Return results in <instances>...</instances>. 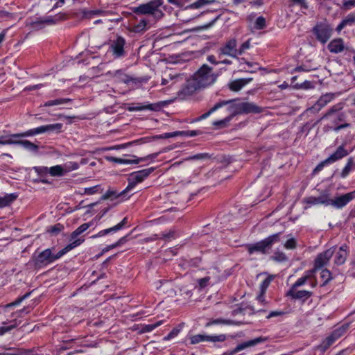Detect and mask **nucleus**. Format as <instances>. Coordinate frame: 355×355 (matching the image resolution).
Listing matches in <instances>:
<instances>
[{
    "label": "nucleus",
    "instance_id": "nucleus-20",
    "mask_svg": "<svg viewBox=\"0 0 355 355\" xmlns=\"http://www.w3.org/2000/svg\"><path fill=\"white\" fill-rule=\"evenodd\" d=\"M328 49L331 53H339L345 49L344 41L341 38H337L331 40L328 44ZM348 49V48H346Z\"/></svg>",
    "mask_w": 355,
    "mask_h": 355
},
{
    "label": "nucleus",
    "instance_id": "nucleus-63",
    "mask_svg": "<svg viewBox=\"0 0 355 355\" xmlns=\"http://www.w3.org/2000/svg\"><path fill=\"white\" fill-rule=\"evenodd\" d=\"M273 259L277 261H285L287 260V257L284 252H276L273 256Z\"/></svg>",
    "mask_w": 355,
    "mask_h": 355
},
{
    "label": "nucleus",
    "instance_id": "nucleus-4",
    "mask_svg": "<svg viewBox=\"0 0 355 355\" xmlns=\"http://www.w3.org/2000/svg\"><path fill=\"white\" fill-rule=\"evenodd\" d=\"M282 232H278L269 236L265 239L257 242L254 244H248L246 245V248L250 254L254 252H260L262 254H266L272 248L275 243L280 241V236Z\"/></svg>",
    "mask_w": 355,
    "mask_h": 355
},
{
    "label": "nucleus",
    "instance_id": "nucleus-30",
    "mask_svg": "<svg viewBox=\"0 0 355 355\" xmlns=\"http://www.w3.org/2000/svg\"><path fill=\"white\" fill-rule=\"evenodd\" d=\"M42 130L41 126H40V127H38L36 128L28 130L22 133L11 135L10 137L12 139V138H22V137H31V136H33V135H36L42 134Z\"/></svg>",
    "mask_w": 355,
    "mask_h": 355
},
{
    "label": "nucleus",
    "instance_id": "nucleus-64",
    "mask_svg": "<svg viewBox=\"0 0 355 355\" xmlns=\"http://www.w3.org/2000/svg\"><path fill=\"white\" fill-rule=\"evenodd\" d=\"M103 12L101 10H89V11H85L84 10L83 12V15L86 17H90L92 15H99Z\"/></svg>",
    "mask_w": 355,
    "mask_h": 355
},
{
    "label": "nucleus",
    "instance_id": "nucleus-2",
    "mask_svg": "<svg viewBox=\"0 0 355 355\" xmlns=\"http://www.w3.org/2000/svg\"><path fill=\"white\" fill-rule=\"evenodd\" d=\"M85 240L78 239L72 243L66 245L63 249L60 250L56 254L53 253L52 250L50 248L46 249L38 254H35L32 257V262L33 263L35 268L39 269L46 266L47 265L54 262L55 260L60 259L69 251L80 245L84 242Z\"/></svg>",
    "mask_w": 355,
    "mask_h": 355
},
{
    "label": "nucleus",
    "instance_id": "nucleus-48",
    "mask_svg": "<svg viewBox=\"0 0 355 355\" xmlns=\"http://www.w3.org/2000/svg\"><path fill=\"white\" fill-rule=\"evenodd\" d=\"M284 247L287 250H294L297 247V241L295 238L288 239L284 244Z\"/></svg>",
    "mask_w": 355,
    "mask_h": 355
},
{
    "label": "nucleus",
    "instance_id": "nucleus-16",
    "mask_svg": "<svg viewBox=\"0 0 355 355\" xmlns=\"http://www.w3.org/2000/svg\"><path fill=\"white\" fill-rule=\"evenodd\" d=\"M313 295V293L306 290H297V288L291 287L286 293V296L293 300H300L305 302Z\"/></svg>",
    "mask_w": 355,
    "mask_h": 355
},
{
    "label": "nucleus",
    "instance_id": "nucleus-35",
    "mask_svg": "<svg viewBox=\"0 0 355 355\" xmlns=\"http://www.w3.org/2000/svg\"><path fill=\"white\" fill-rule=\"evenodd\" d=\"M228 115L222 120L215 121L212 123L214 126L218 128H224L227 125L230 121L232 119L234 116H232V112H227Z\"/></svg>",
    "mask_w": 355,
    "mask_h": 355
},
{
    "label": "nucleus",
    "instance_id": "nucleus-44",
    "mask_svg": "<svg viewBox=\"0 0 355 355\" xmlns=\"http://www.w3.org/2000/svg\"><path fill=\"white\" fill-rule=\"evenodd\" d=\"M266 26V19L262 16L257 17L255 21L254 28L257 30H262L265 28Z\"/></svg>",
    "mask_w": 355,
    "mask_h": 355
},
{
    "label": "nucleus",
    "instance_id": "nucleus-51",
    "mask_svg": "<svg viewBox=\"0 0 355 355\" xmlns=\"http://www.w3.org/2000/svg\"><path fill=\"white\" fill-rule=\"evenodd\" d=\"M31 293V292L26 293L23 296L18 297L14 302L8 304L6 305V306L7 307H11V306L19 305L21 302H23L24 300L28 298L30 296Z\"/></svg>",
    "mask_w": 355,
    "mask_h": 355
},
{
    "label": "nucleus",
    "instance_id": "nucleus-40",
    "mask_svg": "<svg viewBox=\"0 0 355 355\" xmlns=\"http://www.w3.org/2000/svg\"><path fill=\"white\" fill-rule=\"evenodd\" d=\"M107 159L110 162L117 163V164H138V160H136L135 158L133 159H122L118 158L115 157H109Z\"/></svg>",
    "mask_w": 355,
    "mask_h": 355
},
{
    "label": "nucleus",
    "instance_id": "nucleus-58",
    "mask_svg": "<svg viewBox=\"0 0 355 355\" xmlns=\"http://www.w3.org/2000/svg\"><path fill=\"white\" fill-rule=\"evenodd\" d=\"M355 7V0H344L343 2V9L344 10H351Z\"/></svg>",
    "mask_w": 355,
    "mask_h": 355
},
{
    "label": "nucleus",
    "instance_id": "nucleus-62",
    "mask_svg": "<svg viewBox=\"0 0 355 355\" xmlns=\"http://www.w3.org/2000/svg\"><path fill=\"white\" fill-rule=\"evenodd\" d=\"M272 279V277H268L267 278H266L261 283V291H263V293H265L266 292V288L268 287V286L270 285L271 281Z\"/></svg>",
    "mask_w": 355,
    "mask_h": 355
},
{
    "label": "nucleus",
    "instance_id": "nucleus-57",
    "mask_svg": "<svg viewBox=\"0 0 355 355\" xmlns=\"http://www.w3.org/2000/svg\"><path fill=\"white\" fill-rule=\"evenodd\" d=\"M64 229V226L61 225L60 223H57L55 225L51 227V228L49 230V232L53 234H58L60 232H62Z\"/></svg>",
    "mask_w": 355,
    "mask_h": 355
},
{
    "label": "nucleus",
    "instance_id": "nucleus-33",
    "mask_svg": "<svg viewBox=\"0 0 355 355\" xmlns=\"http://www.w3.org/2000/svg\"><path fill=\"white\" fill-rule=\"evenodd\" d=\"M355 168V162L353 157H350L347 160V163L341 172V177L345 178L348 175L349 172Z\"/></svg>",
    "mask_w": 355,
    "mask_h": 355
},
{
    "label": "nucleus",
    "instance_id": "nucleus-34",
    "mask_svg": "<svg viewBox=\"0 0 355 355\" xmlns=\"http://www.w3.org/2000/svg\"><path fill=\"white\" fill-rule=\"evenodd\" d=\"M62 127V124L58 123L49 124V125H42L41 129L42 130V133L46 132H60Z\"/></svg>",
    "mask_w": 355,
    "mask_h": 355
},
{
    "label": "nucleus",
    "instance_id": "nucleus-31",
    "mask_svg": "<svg viewBox=\"0 0 355 355\" xmlns=\"http://www.w3.org/2000/svg\"><path fill=\"white\" fill-rule=\"evenodd\" d=\"M241 322H235L231 320H225L222 318H218L215 320H212L208 322L205 327H209L213 324H227V325H239L241 324Z\"/></svg>",
    "mask_w": 355,
    "mask_h": 355
},
{
    "label": "nucleus",
    "instance_id": "nucleus-37",
    "mask_svg": "<svg viewBox=\"0 0 355 355\" xmlns=\"http://www.w3.org/2000/svg\"><path fill=\"white\" fill-rule=\"evenodd\" d=\"M335 341L334 337L329 335L318 345V348L322 352H325Z\"/></svg>",
    "mask_w": 355,
    "mask_h": 355
},
{
    "label": "nucleus",
    "instance_id": "nucleus-29",
    "mask_svg": "<svg viewBox=\"0 0 355 355\" xmlns=\"http://www.w3.org/2000/svg\"><path fill=\"white\" fill-rule=\"evenodd\" d=\"M16 193L6 194L4 196H0V208H3L11 205L17 198Z\"/></svg>",
    "mask_w": 355,
    "mask_h": 355
},
{
    "label": "nucleus",
    "instance_id": "nucleus-46",
    "mask_svg": "<svg viewBox=\"0 0 355 355\" xmlns=\"http://www.w3.org/2000/svg\"><path fill=\"white\" fill-rule=\"evenodd\" d=\"M159 155V152H157V153H152L146 157H140V158H137L135 155H131V157L133 158H135L136 160H138V164H139L140 162H144V161H148V160L153 162Z\"/></svg>",
    "mask_w": 355,
    "mask_h": 355
},
{
    "label": "nucleus",
    "instance_id": "nucleus-17",
    "mask_svg": "<svg viewBox=\"0 0 355 355\" xmlns=\"http://www.w3.org/2000/svg\"><path fill=\"white\" fill-rule=\"evenodd\" d=\"M125 44L124 38L120 36L112 42L110 48L115 57L120 58L124 55Z\"/></svg>",
    "mask_w": 355,
    "mask_h": 355
},
{
    "label": "nucleus",
    "instance_id": "nucleus-42",
    "mask_svg": "<svg viewBox=\"0 0 355 355\" xmlns=\"http://www.w3.org/2000/svg\"><path fill=\"white\" fill-rule=\"evenodd\" d=\"M350 126V124L348 123H345L340 125H338V126H330L329 125H325L323 127V130L324 132H327L330 130H334L335 132H338L342 129L348 128Z\"/></svg>",
    "mask_w": 355,
    "mask_h": 355
},
{
    "label": "nucleus",
    "instance_id": "nucleus-56",
    "mask_svg": "<svg viewBox=\"0 0 355 355\" xmlns=\"http://www.w3.org/2000/svg\"><path fill=\"white\" fill-rule=\"evenodd\" d=\"M250 47V40H248L245 42H243L239 47V49H237L238 50V54L242 55L246 50L249 49Z\"/></svg>",
    "mask_w": 355,
    "mask_h": 355
},
{
    "label": "nucleus",
    "instance_id": "nucleus-24",
    "mask_svg": "<svg viewBox=\"0 0 355 355\" xmlns=\"http://www.w3.org/2000/svg\"><path fill=\"white\" fill-rule=\"evenodd\" d=\"M307 282L310 283L312 288H315L317 286V280L311 278L310 275H304L299 278L291 287L298 288L304 285Z\"/></svg>",
    "mask_w": 355,
    "mask_h": 355
},
{
    "label": "nucleus",
    "instance_id": "nucleus-26",
    "mask_svg": "<svg viewBox=\"0 0 355 355\" xmlns=\"http://www.w3.org/2000/svg\"><path fill=\"white\" fill-rule=\"evenodd\" d=\"M307 204L316 205V204H324L329 205V198L327 195H321L318 197H309L306 200Z\"/></svg>",
    "mask_w": 355,
    "mask_h": 355
},
{
    "label": "nucleus",
    "instance_id": "nucleus-3",
    "mask_svg": "<svg viewBox=\"0 0 355 355\" xmlns=\"http://www.w3.org/2000/svg\"><path fill=\"white\" fill-rule=\"evenodd\" d=\"M163 4V0H151L135 8L133 12L137 15L150 16L155 21H157L164 16L163 10L164 7Z\"/></svg>",
    "mask_w": 355,
    "mask_h": 355
},
{
    "label": "nucleus",
    "instance_id": "nucleus-28",
    "mask_svg": "<svg viewBox=\"0 0 355 355\" xmlns=\"http://www.w3.org/2000/svg\"><path fill=\"white\" fill-rule=\"evenodd\" d=\"M233 101V100H228V101H221L214 105L213 107H211L207 112L202 114L199 118L198 120H202L207 118L211 114H212L214 112L217 110L218 109L225 106L227 105L229 103H231Z\"/></svg>",
    "mask_w": 355,
    "mask_h": 355
},
{
    "label": "nucleus",
    "instance_id": "nucleus-19",
    "mask_svg": "<svg viewBox=\"0 0 355 355\" xmlns=\"http://www.w3.org/2000/svg\"><path fill=\"white\" fill-rule=\"evenodd\" d=\"M347 246L346 245H343L340 246L337 251L335 249V257H334V263L335 264L340 266L343 265L347 259L348 252H347Z\"/></svg>",
    "mask_w": 355,
    "mask_h": 355
},
{
    "label": "nucleus",
    "instance_id": "nucleus-32",
    "mask_svg": "<svg viewBox=\"0 0 355 355\" xmlns=\"http://www.w3.org/2000/svg\"><path fill=\"white\" fill-rule=\"evenodd\" d=\"M349 327V324L346 323L340 327L336 328L333 331V332L331 334V335L334 337V338L336 340L341 336H343L348 330Z\"/></svg>",
    "mask_w": 355,
    "mask_h": 355
},
{
    "label": "nucleus",
    "instance_id": "nucleus-15",
    "mask_svg": "<svg viewBox=\"0 0 355 355\" xmlns=\"http://www.w3.org/2000/svg\"><path fill=\"white\" fill-rule=\"evenodd\" d=\"M335 249V247L330 248L324 252L319 254L315 259V269H320L326 266L334 254Z\"/></svg>",
    "mask_w": 355,
    "mask_h": 355
},
{
    "label": "nucleus",
    "instance_id": "nucleus-59",
    "mask_svg": "<svg viewBox=\"0 0 355 355\" xmlns=\"http://www.w3.org/2000/svg\"><path fill=\"white\" fill-rule=\"evenodd\" d=\"M346 26H352L355 24V15L349 14L344 19H343Z\"/></svg>",
    "mask_w": 355,
    "mask_h": 355
},
{
    "label": "nucleus",
    "instance_id": "nucleus-5",
    "mask_svg": "<svg viewBox=\"0 0 355 355\" xmlns=\"http://www.w3.org/2000/svg\"><path fill=\"white\" fill-rule=\"evenodd\" d=\"M233 101L229 103V106L227 107V112H232V116H236L241 114H250V113H260L262 112V107L257 105L256 104L250 102H242L239 103H234Z\"/></svg>",
    "mask_w": 355,
    "mask_h": 355
},
{
    "label": "nucleus",
    "instance_id": "nucleus-7",
    "mask_svg": "<svg viewBox=\"0 0 355 355\" xmlns=\"http://www.w3.org/2000/svg\"><path fill=\"white\" fill-rule=\"evenodd\" d=\"M343 108V104L339 103L331 106L324 114L318 120L319 123L324 119H331V123L329 124L330 126H338L340 122L345 121V115L343 112H339Z\"/></svg>",
    "mask_w": 355,
    "mask_h": 355
},
{
    "label": "nucleus",
    "instance_id": "nucleus-52",
    "mask_svg": "<svg viewBox=\"0 0 355 355\" xmlns=\"http://www.w3.org/2000/svg\"><path fill=\"white\" fill-rule=\"evenodd\" d=\"M213 2V0H197L189 6L191 8H199L205 5L209 4Z\"/></svg>",
    "mask_w": 355,
    "mask_h": 355
},
{
    "label": "nucleus",
    "instance_id": "nucleus-55",
    "mask_svg": "<svg viewBox=\"0 0 355 355\" xmlns=\"http://www.w3.org/2000/svg\"><path fill=\"white\" fill-rule=\"evenodd\" d=\"M162 324L161 321L155 322L154 324H150L144 325L142 328L143 332H150L155 329L156 327H159Z\"/></svg>",
    "mask_w": 355,
    "mask_h": 355
},
{
    "label": "nucleus",
    "instance_id": "nucleus-50",
    "mask_svg": "<svg viewBox=\"0 0 355 355\" xmlns=\"http://www.w3.org/2000/svg\"><path fill=\"white\" fill-rule=\"evenodd\" d=\"M17 326V322L16 320L12 321V324L9 326L3 325L0 327V336L5 334L6 332L12 330Z\"/></svg>",
    "mask_w": 355,
    "mask_h": 355
},
{
    "label": "nucleus",
    "instance_id": "nucleus-47",
    "mask_svg": "<svg viewBox=\"0 0 355 355\" xmlns=\"http://www.w3.org/2000/svg\"><path fill=\"white\" fill-rule=\"evenodd\" d=\"M103 189L101 188L100 185H96L92 187H88L85 189V193L87 195H93L96 193H102Z\"/></svg>",
    "mask_w": 355,
    "mask_h": 355
},
{
    "label": "nucleus",
    "instance_id": "nucleus-8",
    "mask_svg": "<svg viewBox=\"0 0 355 355\" xmlns=\"http://www.w3.org/2000/svg\"><path fill=\"white\" fill-rule=\"evenodd\" d=\"M313 33L319 42L325 44L331 36L332 28L327 23L320 22L313 27Z\"/></svg>",
    "mask_w": 355,
    "mask_h": 355
},
{
    "label": "nucleus",
    "instance_id": "nucleus-36",
    "mask_svg": "<svg viewBox=\"0 0 355 355\" xmlns=\"http://www.w3.org/2000/svg\"><path fill=\"white\" fill-rule=\"evenodd\" d=\"M126 194H122L121 192H117L116 191L113 190H108L106 191V193L101 197L102 200H107L109 198H125Z\"/></svg>",
    "mask_w": 355,
    "mask_h": 355
},
{
    "label": "nucleus",
    "instance_id": "nucleus-53",
    "mask_svg": "<svg viewBox=\"0 0 355 355\" xmlns=\"http://www.w3.org/2000/svg\"><path fill=\"white\" fill-rule=\"evenodd\" d=\"M159 237L160 239L170 241L171 239L175 237V231L171 230L166 233L163 232L160 235H159Z\"/></svg>",
    "mask_w": 355,
    "mask_h": 355
},
{
    "label": "nucleus",
    "instance_id": "nucleus-1",
    "mask_svg": "<svg viewBox=\"0 0 355 355\" xmlns=\"http://www.w3.org/2000/svg\"><path fill=\"white\" fill-rule=\"evenodd\" d=\"M216 80V76L212 71V68L207 64H203L192 76L187 81L180 94L190 96L196 90L206 87L213 84Z\"/></svg>",
    "mask_w": 355,
    "mask_h": 355
},
{
    "label": "nucleus",
    "instance_id": "nucleus-12",
    "mask_svg": "<svg viewBox=\"0 0 355 355\" xmlns=\"http://www.w3.org/2000/svg\"><path fill=\"white\" fill-rule=\"evenodd\" d=\"M337 96L338 94L331 92L322 95L311 107L307 109V111L318 112L328 103L331 102Z\"/></svg>",
    "mask_w": 355,
    "mask_h": 355
},
{
    "label": "nucleus",
    "instance_id": "nucleus-39",
    "mask_svg": "<svg viewBox=\"0 0 355 355\" xmlns=\"http://www.w3.org/2000/svg\"><path fill=\"white\" fill-rule=\"evenodd\" d=\"M49 173L53 177H60L65 175L64 169L61 165H56L49 168Z\"/></svg>",
    "mask_w": 355,
    "mask_h": 355
},
{
    "label": "nucleus",
    "instance_id": "nucleus-21",
    "mask_svg": "<svg viewBox=\"0 0 355 355\" xmlns=\"http://www.w3.org/2000/svg\"><path fill=\"white\" fill-rule=\"evenodd\" d=\"M348 154L349 152L345 148L343 145H341L338 147L335 153L326 159V162H330V164L335 162L346 157Z\"/></svg>",
    "mask_w": 355,
    "mask_h": 355
},
{
    "label": "nucleus",
    "instance_id": "nucleus-61",
    "mask_svg": "<svg viewBox=\"0 0 355 355\" xmlns=\"http://www.w3.org/2000/svg\"><path fill=\"white\" fill-rule=\"evenodd\" d=\"M210 158V155L208 153H199L196 154L193 156L188 157L187 160L191 159H209Z\"/></svg>",
    "mask_w": 355,
    "mask_h": 355
},
{
    "label": "nucleus",
    "instance_id": "nucleus-41",
    "mask_svg": "<svg viewBox=\"0 0 355 355\" xmlns=\"http://www.w3.org/2000/svg\"><path fill=\"white\" fill-rule=\"evenodd\" d=\"M320 277L323 280V282L321 284V286H324L332 279L331 273L327 269H323L321 271Z\"/></svg>",
    "mask_w": 355,
    "mask_h": 355
},
{
    "label": "nucleus",
    "instance_id": "nucleus-54",
    "mask_svg": "<svg viewBox=\"0 0 355 355\" xmlns=\"http://www.w3.org/2000/svg\"><path fill=\"white\" fill-rule=\"evenodd\" d=\"M294 87L296 89H308L313 88V85L311 81L305 80L304 82H303L301 84H296Z\"/></svg>",
    "mask_w": 355,
    "mask_h": 355
},
{
    "label": "nucleus",
    "instance_id": "nucleus-43",
    "mask_svg": "<svg viewBox=\"0 0 355 355\" xmlns=\"http://www.w3.org/2000/svg\"><path fill=\"white\" fill-rule=\"evenodd\" d=\"M71 101L69 98H59L55 100H51L46 102L44 106L49 107L53 105H58Z\"/></svg>",
    "mask_w": 355,
    "mask_h": 355
},
{
    "label": "nucleus",
    "instance_id": "nucleus-60",
    "mask_svg": "<svg viewBox=\"0 0 355 355\" xmlns=\"http://www.w3.org/2000/svg\"><path fill=\"white\" fill-rule=\"evenodd\" d=\"M177 136H182V131H175V132H172L164 133V134L160 135L159 138L168 139V138L174 137H177Z\"/></svg>",
    "mask_w": 355,
    "mask_h": 355
},
{
    "label": "nucleus",
    "instance_id": "nucleus-45",
    "mask_svg": "<svg viewBox=\"0 0 355 355\" xmlns=\"http://www.w3.org/2000/svg\"><path fill=\"white\" fill-rule=\"evenodd\" d=\"M182 330V326L179 325L172 329V331L164 338V340H169L176 337Z\"/></svg>",
    "mask_w": 355,
    "mask_h": 355
},
{
    "label": "nucleus",
    "instance_id": "nucleus-23",
    "mask_svg": "<svg viewBox=\"0 0 355 355\" xmlns=\"http://www.w3.org/2000/svg\"><path fill=\"white\" fill-rule=\"evenodd\" d=\"M252 80V78H251L236 79L229 84V87L232 91L238 92Z\"/></svg>",
    "mask_w": 355,
    "mask_h": 355
},
{
    "label": "nucleus",
    "instance_id": "nucleus-22",
    "mask_svg": "<svg viewBox=\"0 0 355 355\" xmlns=\"http://www.w3.org/2000/svg\"><path fill=\"white\" fill-rule=\"evenodd\" d=\"M162 105V103H153V104H147L145 105H139L130 107L128 108L129 111H141L144 110H149L153 111H158L161 109Z\"/></svg>",
    "mask_w": 355,
    "mask_h": 355
},
{
    "label": "nucleus",
    "instance_id": "nucleus-13",
    "mask_svg": "<svg viewBox=\"0 0 355 355\" xmlns=\"http://www.w3.org/2000/svg\"><path fill=\"white\" fill-rule=\"evenodd\" d=\"M267 340L266 337H258L252 340H250L242 343L239 344L233 350L224 353L223 355H234V354L243 350L248 347H254L259 343H263Z\"/></svg>",
    "mask_w": 355,
    "mask_h": 355
},
{
    "label": "nucleus",
    "instance_id": "nucleus-10",
    "mask_svg": "<svg viewBox=\"0 0 355 355\" xmlns=\"http://www.w3.org/2000/svg\"><path fill=\"white\" fill-rule=\"evenodd\" d=\"M226 340L225 334H220L217 336H208L205 334H196L190 336V343L191 345H196L202 342H224Z\"/></svg>",
    "mask_w": 355,
    "mask_h": 355
},
{
    "label": "nucleus",
    "instance_id": "nucleus-18",
    "mask_svg": "<svg viewBox=\"0 0 355 355\" xmlns=\"http://www.w3.org/2000/svg\"><path fill=\"white\" fill-rule=\"evenodd\" d=\"M3 144L21 145L24 148L35 153H37L39 149L37 145L31 142L28 140H13L10 139L5 141Z\"/></svg>",
    "mask_w": 355,
    "mask_h": 355
},
{
    "label": "nucleus",
    "instance_id": "nucleus-14",
    "mask_svg": "<svg viewBox=\"0 0 355 355\" xmlns=\"http://www.w3.org/2000/svg\"><path fill=\"white\" fill-rule=\"evenodd\" d=\"M354 198H355V190L338 196L334 199H329V205L336 208L340 209L347 205Z\"/></svg>",
    "mask_w": 355,
    "mask_h": 355
},
{
    "label": "nucleus",
    "instance_id": "nucleus-6",
    "mask_svg": "<svg viewBox=\"0 0 355 355\" xmlns=\"http://www.w3.org/2000/svg\"><path fill=\"white\" fill-rule=\"evenodd\" d=\"M154 171L155 168L150 167L131 173L128 178V184L124 190L121 191V193L127 194L133 189L137 184L142 182L147 178Z\"/></svg>",
    "mask_w": 355,
    "mask_h": 355
},
{
    "label": "nucleus",
    "instance_id": "nucleus-11",
    "mask_svg": "<svg viewBox=\"0 0 355 355\" xmlns=\"http://www.w3.org/2000/svg\"><path fill=\"white\" fill-rule=\"evenodd\" d=\"M237 42L235 39L228 40L224 45L220 46L218 50V55L220 58L221 55H227L232 58H237L239 55L237 50Z\"/></svg>",
    "mask_w": 355,
    "mask_h": 355
},
{
    "label": "nucleus",
    "instance_id": "nucleus-9",
    "mask_svg": "<svg viewBox=\"0 0 355 355\" xmlns=\"http://www.w3.org/2000/svg\"><path fill=\"white\" fill-rule=\"evenodd\" d=\"M67 19V15L66 13L60 12L54 17L48 16L37 21L29 19L28 24L31 26H32L34 28H40L41 25L43 24H55L59 21L65 20Z\"/></svg>",
    "mask_w": 355,
    "mask_h": 355
},
{
    "label": "nucleus",
    "instance_id": "nucleus-49",
    "mask_svg": "<svg viewBox=\"0 0 355 355\" xmlns=\"http://www.w3.org/2000/svg\"><path fill=\"white\" fill-rule=\"evenodd\" d=\"M78 167H79L78 164L77 162H68L63 166L65 174L69 171L78 169Z\"/></svg>",
    "mask_w": 355,
    "mask_h": 355
},
{
    "label": "nucleus",
    "instance_id": "nucleus-25",
    "mask_svg": "<svg viewBox=\"0 0 355 355\" xmlns=\"http://www.w3.org/2000/svg\"><path fill=\"white\" fill-rule=\"evenodd\" d=\"M149 24L150 21L146 18L143 17L132 26V31L136 33H144L148 29V25Z\"/></svg>",
    "mask_w": 355,
    "mask_h": 355
},
{
    "label": "nucleus",
    "instance_id": "nucleus-38",
    "mask_svg": "<svg viewBox=\"0 0 355 355\" xmlns=\"http://www.w3.org/2000/svg\"><path fill=\"white\" fill-rule=\"evenodd\" d=\"M114 77L116 78L119 81L124 83H129L130 82L134 80L133 78L128 74L123 73L121 70L116 71L114 73Z\"/></svg>",
    "mask_w": 355,
    "mask_h": 355
},
{
    "label": "nucleus",
    "instance_id": "nucleus-27",
    "mask_svg": "<svg viewBox=\"0 0 355 355\" xmlns=\"http://www.w3.org/2000/svg\"><path fill=\"white\" fill-rule=\"evenodd\" d=\"M92 225V222L83 223L80 226H79L77 229H76L71 234V239H70L71 243H72L75 240H77L78 236H79L80 234L85 232ZM78 239H83L82 237L78 238Z\"/></svg>",
    "mask_w": 355,
    "mask_h": 355
}]
</instances>
